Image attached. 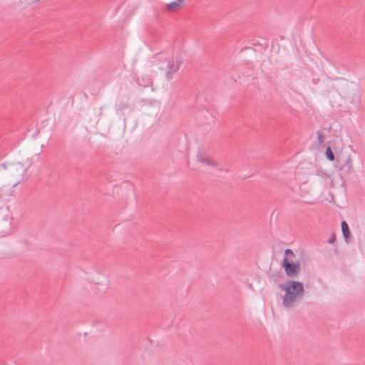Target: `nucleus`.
I'll list each match as a JSON object with an SVG mask.
<instances>
[{
	"label": "nucleus",
	"instance_id": "f257e3e1",
	"mask_svg": "<svg viewBox=\"0 0 365 365\" xmlns=\"http://www.w3.org/2000/svg\"><path fill=\"white\" fill-rule=\"evenodd\" d=\"M1 169L0 191L3 193H7L26 178L27 168L20 161L3 164Z\"/></svg>",
	"mask_w": 365,
	"mask_h": 365
},
{
	"label": "nucleus",
	"instance_id": "f03ea898",
	"mask_svg": "<svg viewBox=\"0 0 365 365\" xmlns=\"http://www.w3.org/2000/svg\"><path fill=\"white\" fill-rule=\"evenodd\" d=\"M280 289L284 292L283 304L286 307L294 305L302 297L304 291L302 283L293 280L283 283Z\"/></svg>",
	"mask_w": 365,
	"mask_h": 365
},
{
	"label": "nucleus",
	"instance_id": "7ed1b4c3",
	"mask_svg": "<svg viewBox=\"0 0 365 365\" xmlns=\"http://www.w3.org/2000/svg\"><path fill=\"white\" fill-rule=\"evenodd\" d=\"M184 63V58L180 55H173L167 58L161 65L164 79L169 82L173 79Z\"/></svg>",
	"mask_w": 365,
	"mask_h": 365
},
{
	"label": "nucleus",
	"instance_id": "20e7f679",
	"mask_svg": "<svg viewBox=\"0 0 365 365\" xmlns=\"http://www.w3.org/2000/svg\"><path fill=\"white\" fill-rule=\"evenodd\" d=\"M192 166L196 168L201 166H207L211 168L219 169L221 165L217 158L208 155L202 150H198L195 153L192 160Z\"/></svg>",
	"mask_w": 365,
	"mask_h": 365
},
{
	"label": "nucleus",
	"instance_id": "39448f33",
	"mask_svg": "<svg viewBox=\"0 0 365 365\" xmlns=\"http://www.w3.org/2000/svg\"><path fill=\"white\" fill-rule=\"evenodd\" d=\"M294 257V254L291 250H286L285 257L283 259V267L289 277L297 276L300 270L299 264L292 262Z\"/></svg>",
	"mask_w": 365,
	"mask_h": 365
},
{
	"label": "nucleus",
	"instance_id": "423d86ee",
	"mask_svg": "<svg viewBox=\"0 0 365 365\" xmlns=\"http://www.w3.org/2000/svg\"><path fill=\"white\" fill-rule=\"evenodd\" d=\"M183 0H175L173 2L165 4L164 10L167 13L173 14L178 12L183 7Z\"/></svg>",
	"mask_w": 365,
	"mask_h": 365
},
{
	"label": "nucleus",
	"instance_id": "0eeeda50",
	"mask_svg": "<svg viewBox=\"0 0 365 365\" xmlns=\"http://www.w3.org/2000/svg\"><path fill=\"white\" fill-rule=\"evenodd\" d=\"M341 230L345 240L348 241L350 238L349 228L346 222L344 221L341 222Z\"/></svg>",
	"mask_w": 365,
	"mask_h": 365
},
{
	"label": "nucleus",
	"instance_id": "6e6552de",
	"mask_svg": "<svg viewBox=\"0 0 365 365\" xmlns=\"http://www.w3.org/2000/svg\"><path fill=\"white\" fill-rule=\"evenodd\" d=\"M360 101V96L358 93H353L351 96H350V102L351 103H358Z\"/></svg>",
	"mask_w": 365,
	"mask_h": 365
},
{
	"label": "nucleus",
	"instance_id": "1a4fd4ad",
	"mask_svg": "<svg viewBox=\"0 0 365 365\" xmlns=\"http://www.w3.org/2000/svg\"><path fill=\"white\" fill-rule=\"evenodd\" d=\"M326 156L329 161L334 160V155L330 147H328L326 150Z\"/></svg>",
	"mask_w": 365,
	"mask_h": 365
},
{
	"label": "nucleus",
	"instance_id": "9d476101",
	"mask_svg": "<svg viewBox=\"0 0 365 365\" xmlns=\"http://www.w3.org/2000/svg\"><path fill=\"white\" fill-rule=\"evenodd\" d=\"M93 285L96 286V288H102V289H106V284L104 280H101L99 282H94Z\"/></svg>",
	"mask_w": 365,
	"mask_h": 365
},
{
	"label": "nucleus",
	"instance_id": "9b49d317",
	"mask_svg": "<svg viewBox=\"0 0 365 365\" xmlns=\"http://www.w3.org/2000/svg\"><path fill=\"white\" fill-rule=\"evenodd\" d=\"M41 0H21V1L26 4H33Z\"/></svg>",
	"mask_w": 365,
	"mask_h": 365
}]
</instances>
